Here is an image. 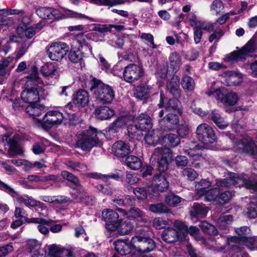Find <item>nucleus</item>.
<instances>
[{
    "mask_svg": "<svg viewBox=\"0 0 257 257\" xmlns=\"http://www.w3.org/2000/svg\"><path fill=\"white\" fill-rule=\"evenodd\" d=\"M169 61L171 68L175 72H177L181 65V57L180 54L176 52L171 53L169 56Z\"/></svg>",
    "mask_w": 257,
    "mask_h": 257,
    "instance_id": "nucleus-35",
    "label": "nucleus"
},
{
    "mask_svg": "<svg viewBox=\"0 0 257 257\" xmlns=\"http://www.w3.org/2000/svg\"><path fill=\"white\" fill-rule=\"evenodd\" d=\"M219 195V189L213 188L208 190L204 196H205V200L206 201H214L216 203L217 198Z\"/></svg>",
    "mask_w": 257,
    "mask_h": 257,
    "instance_id": "nucleus-46",
    "label": "nucleus"
},
{
    "mask_svg": "<svg viewBox=\"0 0 257 257\" xmlns=\"http://www.w3.org/2000/svg\"><path fill=\"white\" fill-rule=\"evenodd\" d=\"M140 38L144 40V42L149 47L153 49L157 48V46L154 42V37L151 34L143 33L140 36Z\"/></svg>",
    "mask_w": 257,
    "mask_h": 257,
    "instance_id": "nucleus-58",
    "label": "nucleus"
},
{
    "mask_svg": "<svg viewBox=\"0 0 257 257\" xmlns=\"http://www.w3.org/2000/svg\"><path fill=\"white\" fill-rule=\"evenodd\" d=\"M227 77V80L229 85H238L242 82V76L240 73L233 71H227L225 73Z\"/></svg>",
    "mask_w": 257,
    "mask_h": 257,
    "instance_id": "nucleus-31",
    "label": "nucleus"
},
{
    "mask_svg": "<svg viewBox=\"0 0 257 257\" xmlns=\"http://www.w3.org/2000/svg\"><path fill=\"white\" fill-rule=\"evenodd\" d=\"M208 210L209 208L204 204L194 203L191 211V215L192 217L203 218L206 216Z\"/></svg>",
    "mask_w": 257,
    "mask_h": 257,
    "instance_id": "nucleus-26",
    "label": "nucleus"
},
{
    "mask_svg": "<svg viewBox=\"0 0 257 257\" xmlns=\"http://www.w3.org/2000/svg\"><path fill=\"white\" fill-rule=\"evenodd\" d=\"M148 133L145 137V140L147 144L149 145H155L157 144L159 142H161V140L159 135H158V132L155 131H147Z\"/></svg>",
    "mask_w": 257,
    "mask_h": 257,
    "instance_id": "nucleus-40",
    "label": "nucleus"
},
{
    "mask_svg": "<svg viewBox=\"0 0 257 257\" xmlns=\"http://www.w3.org/2000/svg\"><path fill=\"white\" fill-rule=\"evenodd\" d=\"M151 185L154 189L163 192L168 188L169 183L164 176L160 175L153 178Z\"/></svg>",
    "mask_w": 257,
    "mask_h": 257,
    "instance_id": "nucleus-23",
    "label": "nucleus"
},
{
    "mask_svg": "<svg viewBox=\"0 0 257 257\" xmlns=\"http://www.w3.org/2000/svg\"><path fill=\"white\" fill-rule=\"evenodd\" d=\"M196 134L198 140L205 145L212 144L216 140L213 128L207 123L199 124L197 127Z\"/></svg>",
    "mask_w": 257,
    "mask_h": 257,
    "instance_id": "nucleus-9",
    "label": "nucleus"
},
{
    "mask_svg": "<svg viewBox=\"0 0 257 257\" xmlns=\"http://www.w3.org/2000/svg\"><path fill=\"white\" fill-rule=\"evenodd\" d=\"M211 182L202 179L199 182H196L195 190L196 193L200 196H203L207 190V188L211 186Z\"/></svg>",
    "mask_w": 257,
    "mask_h": 257,
    "instance_id": "nucleus-36",
    "label": "nucleus"
},
{
    "mask_svg": "<svg viewBox=\"0 0 257 257\" xmlns=\"http://www.w3.org/2000/svg\"><path fill=\"white\" fill-rule=\"evenodd\" d=\"M25 87L26 89L21 93V98L30 104L39 101L40 98H44L47 94L35 68H33L32 72L27 77Z\"/></svg>",
    "mask_w": 257,
    "mask_h": 257,
    "instance_id": "nucleus-1",
    "label": "nucleus"
},
{
    "mask_svg": "<svg viewBox=\"0 0 257 257\" xmlns=\"http://www.w3.org/2000/svg\"><path fill=\"white\" fill-rule=\"evenodd\" d=\"M73 45L78 49L82 47L86 43L85 37L83 33H80L76 35L73 40Z\"/></svg>",
    "mask_w": 257,
    "mask_h": 257,
    "instance_id": "nucleus-57",
    "label": "nucleus"
},
{
    "mask_svg": "<svg viewBox=\"0 0 257 257\" xmlns=\"http://www.w3.org/2000/svg\"><path fill=\"white\" fill-rule=\"evenodd\" d=\"M125 163L127 167L132 170H138L143 165L142 160L139 157L134 155L127 156L125 159Z\"/></svg>",
    "mask_w": 257,
    "mask_h": 257,
    "instance_id": "nucleus-30",
    "label": "nucleus"
},
{
    "mask_svg": "<svg viewBox=\"0 0 257 257\" xmlns=\"http://www.w3.org/2000/svg\"><path fill=\"white\" fill-rule=\"evenodd\" d=\"M247 216L250 218H254L257 216V204L251 202L247 206Z\"/></svg>",
    "mask_w": 257,
    "mask_h": 257,
    "instance_id": "nucleus-60",
    "label": "nucleus"
},
{
    "mask_svg": "<svg viewBox=\"0 0 257 257\" xmlns=\"http://www.w3.org/2000/svg\"><path fill=\"white\" fill-rule=\"evenodd\" d=\"M17 31L21 37L25 36L29 39L32 38L36 33V31L34 27L31 26L28 27L26 25L18 26Z\"/></svg>",
    "mask_w": 257,
    "mask_h": 257,
    "instance_id": "nucleus-37",
    "label": "nucleus"
},
{
    "mask_svg": "<svg viewBox=\"0 0 257 257\" xmlns=\"http://www.w3.org/2000/svg\"><path fill=\"white\" fill-rule=\"evenodd\" d=\"M137 124L141 130L144 131H149L152 127V120L147 114L142 113L138 118Z\"/></svg>",
    "mask_w": 257,
    "mask_h": 257,
    "instance_id": "nucleus-27",
    "label": "nucleus"
},
{
    "mask_svg": "<svg viewBox=\"0 0 257 257\" xmlns=\"http://www.w3.org/2000/svg\"><path fill=\"white\" fill-rule=\"evenodd\" d=\"M83 55L80 49L71 50L69 54V59L73 63H76L81 62Z\"/></svg>",
    "mask_w": 257,
    "mask_h": 257,
    "instance_id": "nucleus-51",
    "label": "nucleus"
},
{
    "mask_svg": "<svg viewBox=\"0 0 257 257\" xmlns=\"http://www.w3.org/2000/svg\"><path fill=\"white\" fill-rule=\"evenodd\" d=\"M48 249L49 257H60L63 252V249L56 244L49 245Z\"/></svg>",
    "mask_w": 257,
    "mask_h": 257,
    "instance_id": "nucleus-48",
    "label": "nucleus"
},
{
    "mask_svg": "<svg viewBox=\"0 0 257 257\" xmlns=\"http://www.w3.org/2000/svg\"><path fill=\"white\" fill-rule=\"evenodd\" d=\"M44 110V107L36 103L30 104L26 108V112L34 117L40 116Z\"/></svg>",
    "mask_w": 257,
    "mask_h": 257,
    "instance_id": "nucleus-39",
    "label": "nucleus"
},
{
    "mask_svg": "<svg viewBox=\"0 0 257 257\" xmlns=\"http://www.w3.org/2000/svg\"><path fill=\"white\" fill-rule=\"evenodd\" d=\"M90 90L99 103L110 104L115 98L112 87L96 78H93L91 81Z\"/></svg>",
    "mask_w": 257,
    "mask_h": 257,
    "instance_id": "nucleus-2",
    "label": "nucleus"
},
{
    "mask_svg": "<svg viewBox=\"0 0 257 257\" xmlns=\"http://www.w3.org/2000/svg\"><path fill=\"white\" fill-rule=\"evenodd\" d=\"M127 132L132 138H138L142 135L143 131L141 130L137 124L130 125L127 127Z\"/></svg>",
    "mask_w": 257,
    "mask_h": 257,
    "instance_id": "nucleus-54",
    "label": "nucleus"
},
{
    "mask_svg": "<svg viewBox=\"0 0 257 257\" xmlns=\"http://www.w3.org/2000/svg\"><path fill=\"white\" fill-rule=\"evenodd\" d=\"M43 75L46 77H52L57 75V67L52 63L46 64L41 69Z\"/></svg>",
    "mask_w": 257,
    "mask_h": 257,
    "instance_id": "nucleus-38",
    "label": "nucleus"
},
{
    "mask_svg": "<svg viewBox=\"0 0 257 257\" xmlns=\"http://www.w3.org/2000/svg\"><path fill=\"white\" fill-rule=\"evenodd\" d=\"M235 247H231L233 250L231 257H248V255L240 245L234 244Z\"/></svg>",
    "mask_w": 257,
    "mask_h": 257,
    "instance_id": "nucleus-61",
    "label": "nucleus"
},
{
    "mask_svg": "<svg viewBox=\"0 0 257 257\" xmlns=\"http://www.w3.org/2000/svg\"><path fill=\"white\" fill-rule=\"evenodd\" d=\"M102 216L106 222L105 227L107 230L114 231L116 229L120 221L116 212L110 209H106L102 211Z\"/></svg>",
    "mask_w": 257,
    "mask_h": 257,
    "instance_id": "nucleus-14",
    "label": "nucleus"
},
{
    "mask_svg": "<svg viewBox=\"0 0 257 257\" xmlns=\"http://www.w3.org/2000/svg\"><path fill=\"white\" fill-rule=\"evenodd\" d=\"M89 94L84 90H78L74 96L73 102L78 106L84 107L89 102Z\"/></svg>",
    "mask_w": 257,
    "mask_h": 257,
    "instance_id": "nucleus-25",
    "label": "nucleus"
},
{
    "mask_svg": "<svg viewBox=\"0 0 257 257\" xmlns=\"http://www.w3.org/2000/svg\"><path fill=\"white\" fill-rule=\"evenodd\" d=\"M162 146L160 147L168 148L176 147L180 143V140L178 136L174 134H169L165 136L161 140Z\"/></svg>",
    "mask_w": 257,
    "mask_h": 257,
    "instance_id": "nucleus-22",
    "label": "nucleus"
},
{
    "mask_svg": "<svg viewBox=\"0 0 257 257\" xmlns=\"http://www.w3.org/2000/svg\"><path fill=\"white\" fill-rule=\"evenodd\" d=\"M131 243L132 247L140 253L150 252L156 247L154 241L143 234H138L133 237Z\"/></svg>",
    "mask_w": 257,
    "mask_h": 257,
    "instance_id": "nucleus-7",
    "label": "nucleus"
},
{
    "mask_svg": "<svg viewBox=\"0 0 257 257\" xmlns=\"http://www.w3.org/2000/svg\"><path fill=\"white\" fill-rule=\"evenodd\" d=\"M133 192L139 199L144 200L147 197V191L145 188H136Z\"/></svg>",
    "mask_w": 257,
    "mask_h": 257,
    "instance_id": "nucleus-64",
    "label": "nucleus"
},
{
    "mask_svg": "<svg viewBox=\"0 0 257 257\" xmlns=\"http://www.w3.org/2000/svg\"><path fill=\"white\" fill-rule=\"evenodd\" d=\"M61 175L63 179L72 183L75 186H78L79 185V179L72 173L64 170L61 172Z\"/></svg>",
    "mask_w": 257,
    "mask_h": 257,
    "instance_id": "nucleus-52",
    "label": "nucleus"
},
{
    "mask_svg": "<svg viewBox=\"0 0 257 257\" xmlns=\"http://www.w3.org/2000/svg\"><path fill=\"white\" fill-rule=\"evenodd\" d=\"M224 9V4L220 0H215L210 5V11L211 12H214L216 15L220 14Z\"/></svg>",
    "mask_w": 257,
    "mask_h": 257,
    "instance_id": "nucleus-56",
    "label": "nucleus"
},
{
    "mask_svg": "<svg viewBox=\"0 0 257 257\" xmlns=\"http://www.w3.org/2000/svg\"><path fill=\"white\" fill-rule=\"evenodd\" d=\"M69 50L68 45L63 42L52 43L47 50L49 58L52 61H60Z\"/></svg>",
    "mask_w": 257,
    "mask_h": 257,
    "instance_id": "nucleus-11",
    "label": "nucleus"
},
{
    "mask_svg": "<svg viewBox=\"0 0 257 257\" xmlns=\"http://www.w3.org/2000/svg\"><path fill=\"white\" fill-rule=\"evenodd\" d=\"M217 99L225 105L233 106L238 100V97L236 93L228 91L225 88L222 89V90L217 91Z\"/></svg>",
    "mask_w": 257,
    "mask_h": 257,
    "instance_id": "nucleus-17",
    "label": "nucleus"
},
{
    "mask_svg": "<svg viewBox=\"0 0 257 257\" xmlns=\"http://www.w3.org/2000/svg\"><path fill=\"white\" fill-rule=\"evenodd\" d=\"M133 229V225L130 221H125L119 224L116 228L120 235H125L130 233Z\"/></svg>",
    "mask_w": 257,
    "mask_h": 257,
    "instance_id": "nucleus-43",
    "label": "nucleus"
},
{
    "mask_svg": "<svg viewBox=\"0 0 257 257\" xmlns=\"http://www.w3.org/2000/svg\"><path fill=\"white\" fill-rule=\"evenodd\" d=\"M181 85L184 89L192 91L194 88L195 82L191 77L185 75L182 78Z\"/></svg>",
    "mask_w": 257,
    "mask_h": 257,
    "instance_id": "nucleus-47",
    "label": "nucleus"
},
{
    "mask_svg": "<svg viewBox=\"0 0 257 257\" xmlns=\"http://www.w3.org/2000/svg\"><path fill=\"white\" fill-rule=\"evenodd\" d=\"M211 119L220 129H224L228 125V123L225 121L224 119L216 110H212Z\"/></svg>",
    "mask_w": 257,
    "mask_h": 257,
    "instance_id": "nucleus-34",
    "label": "nucleus"
},
{
    "mask_svg": "<svg viewBox=\"0 0 257 257\" xmlns=\"http://www.w3.org/2000/svg\"><path fill=\"white\" fill-rule=\"evenodd\" d=\"M182 175L190 181H194L198 176L197 172L192 168H186L182 171Z\"/></svg>",
    "mask_w": 257,
    "mask_h": 257,
    "instance_id": "nucleus-53",
    "label": "nucleus"
},
{
    "mask_svg": "<svg viewBox=\"0 0 257 257\" xmlns=\"http://www.w3.org/2000/svg\"><path fill=\"white\" fill-rule=\"evenodd\" d=\"M37 15L43 19H50V16L52 15L51 8L41 7L36 10Z\"/></svg>",
    "mask_w": 257,
    "mask_h": 257,
    "instance_id": "nucleus-55",
    "label": "nucleus"
},
{
    "mask_svg": "<svg viewBox=\"0 0 257 257\" xmlns=\"http://www.w3.org/2000/svg\"><path fill=\"white\" fill-rule=\"evenodd\" d=\"M24 12L22 10L9 8L0 9V25L10 26L13 24L14 20L10 15H22Z\"/></svg>",
    "mask_w": 257,
    "mask_h": 257,
    "instance_id": "nucleus-16",
    "label": "nucleus"
},
{
    "mask_svg": "<svg viewBox=\"0 0 257 257\" xmlns=\"http://www.w3.org/2000/svg\"><path fill=\"white\" fill-rule=\"evenodd\" d=\"M8 144L10 145V148L8 150V154L10 157H12L16 154H22V151L17 141L12 138L9 141Z\"/></svg>",
    "mask_w": 257,
    "mask_h": 257,
    "instance_id": "nucleus-41",
    "label": "nucleus"
},
{
    "mask_svg": "<svg viewBox=\"0 0 257 257\" xmlns=\"http://www.w3.org/2000/svg\"><path fill=\"white\" fill-rule=\"evenodd\" d=\"M161 155V158H158V167L160 172H163L168 169V160H171L172 152L168 148L157 147L155 149L152 157L156 158L157 156Z\"/></svg>",
    "mask_w": 257,
    "mask_h": 257,
    "instance_id": "nucleus-10",
    "label": "nucleus"
},
{
    "mask_svg": "<svg viewBox=\"0 0 257 257\" xmlns=\"http://www.w3.org/2000/svg\"><path fill=\"white\" fill-rule=\"evenodd\" d=\"M173 225L182 240L188 234V227L184 222L179 220H176L173 223Z\"/></svg>",
    "mask_w": 257,
    "mask_h": 257,
    "instance_id": "nucleus-33",
    "label": "nucleus"
},
{
    "mask_svg": "<svg viewBox=\"0 0 257 257\" xmlns=\"http://www.w3.org/2000/svg\"><path fill=\"white\" fill-rule=\"evenodd\" d=\"M229 138L233 144V148L238 153L252 155L257 153V146L250 137L244 136L240 140L230 135Z\"/></svg>",
    "mask_w": 257,
    "mask_h": 257,
    "instance_id": "nucleus-6",
    "label": "nucleus"
},
{
    "mask_svg": "<svg viewBox=\"0 0 257 257\" xmlns=\"http://www.w3.org/2000/svg\"><path fill=\"white\" fill-rule=\"evenodd\" d=\"M162 239L167 243H172L178 240H182L180 234L173 227L165 228L162 233Z\"/></svg>",
    "mask_w": 257,
    "mask_h": 257,
    "instance_id": "nucleus-19",
    "label": "nucleus"
},
{
    "mask_svg": "<svg viewBox=\"0 0 257 257\" xmlns=\"http://www.w3.org/2000/svg\"><path fill=\"white\" fill-rule=\"evenodd\" d=\"M150 89L151 87L147 84H142L135 88L134 94L136 97L138 99L141 100L146 99L149 96Z\"/></svg>",
    "mask_w": 257,
    "mask_h": 257,
    "instance_id": "nucleus-28",
    "label": "nucleus"
},
{
    "mask_svg": "<svg viewBox=\"0 0 257 257\" xmlns=\"http://www.w3.org/2000/svg\"><path fill=\"white\" fill-rule=\"evenodd\" d=\"M143 68L138 65L132 64L126 66L123 71L124 80L128 83H133L142 77Z\"/></svg>",
    "mask_w": 257,
    "mask_h": 257,
    "instance_id": "nucleus-12",
    "label": "nucleus"
},
{
    "mask_svg": "<svg viewBox=\"0 0 257 257\" xmlns=\"http://www.w3.org/2000/svg\"><path fill=\"white\" fill-rule=\"evenodd\" d=\"M200 227L204 232L210 235H216L217 233L215 227L206 221L201 222Z\"/></svg>",
    "mask_w": 257,
    "mask_h": 257,
    "instance_id": "nucleus-49",
    "label": "nucleus"
},
{
    "mask_svg": "<svg viewBox=\"0 0 257 257\" xmlns=\"http://www.w3.org/2000/svg\"><path fill=\"white\" fill-rule=\"evenodd\" d=\"M216 185L218 187H229L231 185L236 187L244 186L246 188L255 189V184L249 180L248 176L241 174H238L233 172H229L228 177L223 179L217 180Z\"/></svg>",
    "mask_w": 257,
    "mask_h": 257,
    "instance_id": "nucleus-5",
    "label": "nucleus"
},
{
    "mask_svg": "<svg viewBox=\"0 0 257 257\" xmlns=\"http://www.w3.org/2000/svg\"><path fill=\"white\" fill-rule=\"evenodd\" d=\"M149 209L152 212L158 214L165 213L169 211L168 208L162 203L150 205Z\"/></svg>",
    "mask_w": 257,
    "mask_h": 257,
    "instance_id": "nucleus-45",
    "label": "nucleus"
},
{
    "mask_svg": "<svg viewBox=\"0 0 257 257\" xmlns=\"http://www.w3.org/2000/svg\"><path fill=\"white\" fill-rule=\"evenodd\" d=\"M256 47L254 41L250 40L247 44L238 51H234L225 58L226 61H234L245 60L247 57H252Z\"/></svg>",
    "mask_w": 257,
    "mask_h": 257,
    "instance_id": "nucleus-8",
    "label": "nucleus"
},
{
    "mask_svg": "<svg viewBox=\"0 0 257 257\" xmlns=\"http://www.w3.org/2000/svg\"><path fill=\"white\" fill-rule=\"evenodd\" d=\"M65 116L58 111H49L47 112L43 118V126L49 129L53 126H58L62 123Z\"/></svg>",
    "mask_w": 257,
    "mask_h": 257,
    "instance_id": "nucleus-13",
    "label": "nucleus"
},
{
    "mask_svg": "<svg viewBox=\"0 0 257 257\" xmlns=\"http://www.w3.org/2000/svg\"><path fill=\"white\" fill-rule=\"evenodd\" d=\"M112 151L115 156L118 157H124L131 152V150L127 143L119 141L113 144Z\"/></svg>",
    "mask_w": 257,
    "mask_h": 257,
    "instance_id": "nucleus-18",
    "label": "nucleus"
},
{
    "mask_svg": "<svg viewBox=\"0 0 257 257\" xmlns=\"http://www.w3.org/2000/svg\"><path fill=\"white\" fill-rule=\"evenodd\" d=\"M235 231L239 237L232 236L227 238L221 237V239L223 240L224 244L227 242L230 247H234V244L240 245L242 242L249 249H257V236L246 237L250 232L249 228L245 226H242L236 228Z\"/></svg>",
    "mask_w": 257,
    "mask_h": 257,
    "instance_id": "nucleus-3",
    "label": "nucleus"
},
{
    "mask_svg": "<svg viewBox=\"0 0 257 257\" xmlns=\"http://www.w3.org/2000/svg\"><path fill=\"white\" fill-rule=\"evenodd\" d=\"M232 197V193L230 191H225L220 192L219 190V195L217 198L216 204L223 205L228 202Z\"/></svg>",
    "mask_w": 257,
    "mask_h": 257,
    "instance_id": "nucleus-50",
    "label": "nucleus"
},
{
    "mask_svg": "<svg viewBox=\"0 0 257 257\" xmlns=\"http://www.w3.org/2000/svg\"><path fill=\"white\" fill-rule=\"evenodd\" d=\"M127 120V118L125 116L118 117L112 122V125L119 130L126 124Z\"/></svg>",
    "mask_w": 257,
    "mask_h": 257,
    "instance_id": "nucleus-63",
    "label": "nucleus"
},
{
    "mask_svg": "<svg viewBox=\"0 0 257 257\" xmlns=\"http://www.w3.org/2000/svg\"><path fill=\"white\" fill-rule=\"evenodd\" d=\"M180 78L177 75H174L167 85V89L176 97L181 95V89L179 87Z\"/></svg>",
    "mask_w": 257,
    "mask_h": 257,
    "instance_id": "nucleus-21",
    "label": "nucleus"
},
{
    "mask_svg": "<svg viewBox=\"0 0 257 257\" xmlns=\"http://www.w3.org/2000/svg\"><path fill=\"white\" fill-rule=\"evenodd\" d=\"M18 201L20 203H23L26 206L30 207H38L42 208L44 204L40 201H37L33 198L28 196H21L18 198Z\"/></svg>",
    "mask_w": 257,
    "mask_h": 257,
    "instance_id": "nucleus-29",
    "label": "nucleus"
},
{
    "mask_svg": "<svg viewBox=\"0 0 257 257\" xmlns=\"http://www.w3.org/2000/svg\"><path fill=\"white\" fill-rule=\"evenodd\" d=\"M114 244L115 250L121 255H128L131 252V245L124 241L117 240Z\"/></svg>",
    "mask_w": 257,
    "mask_h": 257,
    "instance_id": "nucleus-32",
    "label": "nucleus"
},
{
    "mask_svg": "<svg viewBox=\"0 0 257 257\" xmlns=\"http://www.w3.org/2000/svg\"><path fill=\"white\" fill-rule=\"evenodd\" d=\"M96 129L90 126L89 129L78 134L76 146L83 151H90L93 147L100 146L101 142Z\"/></svg>",
    "mask_w": 257,
    "mask_h": 257,
    "instance_id": "nucleus-4",
    "label": "nucleus"
},
{
    "mask_svg": "<svg viewBox=\"0 0 257 257\" xmlns=\"http://www.w3.org/2000/svg\"><path fill=\"white\" fill-rule=\"evenodd\" d=\"M153 226L156 229H160L170 224L169 219L163 217H156L153 220Z\"/></svg>",
    "mask_w": 257,
    "mask_h": 257,
    "instance_id": "nucleus-44",
    "label": "nucleus"
},
{
    "mask_svg": "<svg viewBox=\"0 0 257 257\" xmlns=\"http://www.w3.org/2000/svg\"><path fill=\"white\" fill-rule=\"evenodd\" d=\"M178 115L179 114L176 113H168L166 117L159 120L160 124L168 129L172 128L173 125L177 124L179 122Z\"/></svg>",
    "mask_w": 257,
    "mask_h": 257,
    "instance_id": "nucleus-24",
    "label": "nucleus"
},
{
    "mask_svg": "<svg viewBox=\"0 0 257 257\" xmlns=\"http://www.w3.org/2000/svg\"><path fill=\"white\" fill-rule=\"evenodd\" d=\"M128 218L132 217L137 219L138 220H143L145 219V213L137 207H131L128 211Z\"/></svg>",
    "mask_w": 257,
    "mask_h": 257,
    "instance_id": "nucleus-42",
    "label": "nucleus"
},
{
    "mask_svg": "<svg viewBox=\"0 0 257 257\" xmlns=\"http://www.w3.org/2000/svg\"><path fill=\"white\" fill-rule=\"evenodd\" d=\"M181 201L180 197L173 194H169L165 197V202L168 205L172 206H176Z\"/></svg>",
    "mask_w": 257,
    "mask_h": 257,
    "instance_id": "nucleus-59",
    "label": "nucleus"
},
{
    "mask_svg": "<svg viewBox=\"0 0 257 257\" xmlns=\"http://www.w3.org/2000/svg\"><path fill=\"white\" fill-rule=\"evenodd\" d=\"M166 98L163 92L160 93V101L158 104L160 107H164L165 109L170 112H174L179 115L182 113V105L181 102L177 99H170L166 102Z\"/></svg>",
    "mask_w": 257,
    "mask_h": 257,
    "instance_id": "nucleus-15",
    "label": "nucleus"
},
{
    "mask_svg": "<svg viewBox=\"0 0 257 257\" xmlns=\"http://www.w3.org/2000/svg\"><path fill=\"white\" fill-rule=\"evenodd\" d=\"M114 114V110L107 106H99L95 110L96 117L101 120L109 119Z\"/></svg>",
    "mask_w": 257,
    "mask_h": 257,
    "instance_id": "nucleus-20",
    "label": "nucleus"
},
{
    "mask_svg": "<svg viewBox=\"0 0 257 257\" xmlns=\"http://www.w3.org/2000/svg\"><path fill=\"white\" fill-rule=\"evenodd\" d=\"M30 44L27 42H24L22 43L19 48V49L17 51V55L15 57L16 60H19L21 57L24 55V54L27 51L28 48L30 46Z\"/></svg>",
    "mask_w": 257,
    "mask_h": 257,
    "instance_id": "nucleus-62",
    "label": "nucleus"
}]
</instances>
